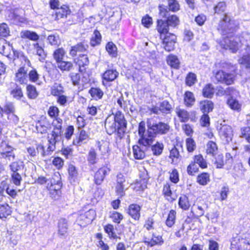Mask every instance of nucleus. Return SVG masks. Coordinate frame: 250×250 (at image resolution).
I'll list each match as a JSON object with an SVG mask.
<instances>
[{
	"instance_id": "obj_1",
	"label": "nucleus",
	"mask_w": 250,
	"mask_h": 250,
	"mask_svg": "<svg viewBox=\"0 0 250 250\" xmlns=\"http://www.w3.org/2000/svg\"><path fill=\"white\" fill-rule=\"evenodd\" d=\"M104 125L108 134L116 133L119 138H122L126 130L127 121L124 114L121 111H117L115 114L108 116L105 120Z\"/></svg>"
},
{
	"instance_id": "obj_2",
	"label": "nucleus",
	"mask_w": 250,
	"mask_h": 250,
	"mask_svg": "<svg viewBox=\"0 0 250 250\" xmlns=\"http://www.w3.org/2000/svg\"><path fill=\"white\" fill-rule=\"evenodd\" d=\"M147 129H146V124L144 121H141L139 124L138 130L144 129V135L147 139H144V142L146 143H153L157 135L167 134L170 130V126L168 123L163 122H158L153 124L148 123Z\"/></svg>"
},
{
	"instance_id": "obj_3",
	"label": "nucleus",
	"mask_w": 250,
	"mask_h": 250,
	"mask_svg": "<svg viewBox=\"0 0 250 250\" xmlns=\"http://www.w3.org/2000/svg\"><path fill=\"white\" fill-rule=\"evenodd\" d=\"M244 38L250 39V35L246 33H243L240 38L227 36L224 39L221 45L223 48L229 49L232 52L235 53L238 50L240 44L244 45Z\"/></svg>"
},
{
	"instance_id": "obj_4",
	"label": "nucleus",
	"mask_w": 250,
	"mask_h": 250,
	"mask_svg": "<svg viewBox=\"0 0 250 250\" xmlns=\"http://www.w3.org/2000/svg\"><path fill=\"white\" fill-rule=\"evenodd\" d=\"M144 129L141 128V130H138L139 139L138 143L139 146L135 145L133 146V152L134 158L136 159L141 160L146 156V153L149 151V146L153 143H146L144 142V139H147L144 135Z\"/></svg>"
},
{
	"instance_id": "obj_5",
	"label": "nucleus",
	"mask_w": 250,
	"mask_h": 250,
	"mask_svg": "<svg viewBox=\"0 0 250 250\" xmlns=\"http://www.w3.org/2000/svg\"><path fill=\"white\" fill-rule=\"evenodd\" d=\"M237 25L238 23L235 20L226 15L219 24L218 30L222 34L227 35L235 32Z\"/></svg>"
},
{
	"instance_id": "obj_6",
	"label": "nucleus",
	"mask_w": 250,
	"mask_h": 250,
	"mask_svg": "<svg viewBox=\"0 0 250 250\" xmlns=\"http://www.w3.org/2000/svg\"><path fill=\"white\" fill-rule=\"evenodd\" d=\"M160 17L165 18L169 27H175L180 23L179 18L175 15H170L168 11L167 6L164 4L158 6Z\"/></svg>"
},
{
	"instance_id": "obj_7",
	"label": "nucleus",
	"mask_w": 250,
	"mask_h": 250,
	"mask_svg": "<svg viewBox=\"0 0 250 250\" xmlns=\"http://www.w3.org/2000/svg\"><path fill=\"white\" fill-rule=\"evenodd\" d=\"M215 79L218 83L230 85L233 83L235 80V75L232 73H226L223 70H219L215 75Z\"/></svg>"
},
{
	"instance_id": "obj_8",
	"label": "nucleus",
	"mask_w": 250,
	"mask_h": 250,
	"mask_svg": "<svg viewBox=\"0 0 250 250\" xmlns=\"http://www.w3.org/2000/svg\"><path fill=\"white\" fill-rule=\"evenodd\" d=\"M172 108V106L170 103L168 101L165 100L160 103L159 106H153L151 108L150 111L156 114H158L160 112L167 114L171 112Z\"/></svg>"
},
{
	"instance_id": "obj_9",
	"label": "nucleus",
	"mask_w": 250,
	"mask_h": 250,
	"mask_svg": "<svg viewBox=\"0 0 250 250\" xmlns=\"http://www.w3.org/2000/svg\"><path fill=\"white\" fill-rule=\"evenodd\" d=\"M247 245V240L238 235L233 236L230 241V250H242Z\"/></svg>"
},
{
	"instance_id": "obj_10",
	"label": "nucleus",
	"mask_w": 250,
	"mask_h": 250,
	"mask_svg": "<svg viewBox=\"0 0 250 250\" xmlns=\"http://www.w3.org/2000/svg\"><path fill=\"white\" fill-rule=\"evenodd\" d=\"M110 170V169L106 167H103L100 168L95 173L94 183L97 185H100L103 183L105 176Z\"/></svg>"
},
{
	"instance_id": "obj_11",
	"label": "nucleus",
	"mask_w": 250,
	"mask_h": 250,
	"mask_svg": "<svg viewBox=\"0 0 250 250\" xmlns=\"http://www.w3.org/2000/svg\"><path fill=\"white\" fill-rule=\"evenodd\" d=\"M75 62L79 66V71L81 73L85 72L86 66L89 64V61L87 55L86 54H81L75 59Z\"/></svg>"
},
{
	"instance_id": "obj_12",
	"label": "nucleus",
	"mask_w": 250,
	"mask_h": 250,
	"mask_svg": "<svg viewBox=\"0 0 250 250\" xmlns=\"http://www.w3.org/2000/svg\"><path fill=\"white\" fill-rule=\"evenodd\" d=\"M58 233L60 238H65L67 235V221L64 218H61L58 223Z\"/></svg>"
},
{
	"instance_id": "obj_13",
	"label": "nucleus",
	"mask_w": 250,
	"mask_h": 250,
	"mask_svg": "<svg viewBox=\"0 0 250 250\" xmlns=\"http://www.w3.org/2000/svg\"><path fill=\"white\" fill-rule=\"evenodd\" d=\"M88 47V44L85 42H79L71 47L69 54L72 57H75L78 52H83L86 51Z\"/></svg>"
},
{
	"instance_id": "obj_14",
	"label": "nucleus",
	"mask_w": 250,
	"mask_h": 250,
	"mask_svg": "<svg viewBox=\"0 0 250 250\" xmlns=\"http://www.w3.org/2000/svg\"><path fill=\"white\" fill-rule=\"evenodd\" d=\"M220 134L228 143L232 140L233 131L231 127L229 125H223L220 128Z\"/></svg>"
},
{
	"instance_id": "obj_15",
	"label": "nucleus",
	"mask_w": 250,
	"mask_h": 250,
	"mask_svg": "<svg viewBox=\"0 0 250 250\" xmlns=\"http://www.w3.org/2000/svg\"><path fill=\"white\" fill-rule=\"evenodd\" d=\"M27 69L24 66L19 68L16 74L15 81L21 84H26L27 83Z\"/></svg>"
},
{
	"instance_id": "obj_16",
	"label": "nucleus",
	"mask_w": 250,
	"mask_h": 250,
	"mask_svg": "<svg viewBox=\"0 0 250 250\" xmlns=\"http://www.w3.org/2000/svg\"><path fill=\"white\" fill-rule=\"evenodd\" d=\"M70 12L67 5H62L56 10L54 19L56 21H58L62 18H66L67 16L70 14Z\"/></svg>"
},
{
	"instance_id": "obj_17",
	"label": "nucleus",
	"mask_w": 250,
	"mask_h": 250,
	"mask_svg": "<svg viewBox=\"0 0 250 250\" xmlns=\"http://www.w3.org/2000/svg\"><path fill=\"white\" fill-rule=\"evenodd\" d=\"M141 207L137 204L129 205L127 213L134 220H139L140 217Z\"/></svg>"
},
{
	"instance_id": "obj_18",
	"label": "nucleus",
	"mask_w": 250,
	"mask_h": 250,
	"mask_svg": "<svg viewBox=\"0 0 250 250\" xmlns=\"http://www.w3.org/2000/svg\"><path fill=\"white\" fill-rule=\"evenodd\" d=\"M24 167V164L23 162L20 159L12 162L9 165L10 172L23 173L22 171Z\"/></svg>"
},
{
	"instance_id": "obj_19",
	"label": "nucleus",
	"mask_w": 250,
	"mask_h": 250,
	"mask_svg": "<svg viewBox=\"0 0 250 250\" xmlns=\"http://www.w3.org/2000/svg\"><path fill=\"white\" fill-rule=\"evenodd\" d=\"M118 72L116 70H107L104 72L103 75V84L105 85L106 84L105 83V82H109L113 81L118 77Z\"/></svg>"
},
{
	"instance_id": "obj_20",
	"label": "nucleus",
	"mask_w": 250,
	"mask_h": 250,
	"mask_svg": "<svg viewBox=\"0 0 250 250\" xmlns=\"http://www.w3.org/2000/svg\"><path fill=\"white\" fill-rule=\"evenodd\" d=\"M68 180L71 184H75L78 181V173L76 167L73 165H69L68 168Z\"/></svg>"
},
{
	"instance_id": "obj_21",
	"label": "nucleus",
	"mask_w": 250,
	"mask_h": 250,
	"mask_svg": "<svg viewBox=\"0 0 250 250\" xmlns=\"http://www.w3.org/2000/svg\"><path fill=\"white\" fill-rule=\"evenodd\" d=\"M246 50L248 54L244 55L238 60L240 64L244 65L247 68H250V46L246 43Z\"/></svg>"
},
{
	"instance_id": "obj_22",
	"label": "nucleus",
	"mask_w": 250,
	"mask_h": 250,
	"mask_svg": "<svg viewBox=\"0 0 250 250\" xmlns=\"http://www.w3.org/2000/svg\"><path fill=\"white\" fill-rule=\"evenodd\" d=\"M149 151H151L154 155L159 156L160 155L163 151L164 146L162 143H160L158 141L154 145L151 144L149 146Z\"/></svg>"
},
{
	"instance_id": "obj_23",
	"label": "nucleus",
	"mask_w": 250,
	"mask_h": 250,
	"mask_svg": "<svg viewBox=\"0 0 250 250\" xmlns=\"http://www.w3.org/2000/svg\"><path fill=\"white\" fill-rule=\"evenodd\" d=\"M200 108L204 114H208L212 111L213 103L209 100H204L200 103Z\"/></svg>"
},
{
	"instance_id": "obj_24",
	"label": "nucleus",
	"mask_w": 250,
	"mask_h": 250,
	"mask_svg": "<svg viewBox=\"0 0 250 250\" xmlns=\"http://www.w3.org/2000/svg\"><path fill=\"white\" fill-rule=\"evenodd\" d=\"M48 138H49V144H56L57 143L62 141V132L53 130L51 133V137L48 136Z\"/></svg>"
},
{
	"instance_id": "obj_25",
	"label": "nucleus",
	"mask_w": 250,
	"mask_h": 250,
	"mask_svg": "<svg viewBox=\"0 0 250 250\" xmlns=\"http://www.w3.org/2000/svg\"><path fill=\"white\" fill-rule=\"evenodd\" d=\"M157 29L160 34H168L169 26L165 20H157Z\"/></svg>"
},
{
	"instance_id": "obj_26",
	"label": "nucleus",
	"mask_w": 250,
	"mask_h": 250,
	"mask_svg": "<svg viewBox=\"0 0 250 250\" xmlns=\"http://www.w3.org/2000/svg\"><path fill=\"white\" fill-rule=\"evenodd\" d=\"M12 210L8 204L5 203L0 204V218H6L11 214Z\"/></svg>"
},
{
	"instance_id": "obj_27",
	"label": "nucleus",
	"mask_w": 250,
	"mask_h": 250,
	"mask_svg": "<svg viewBox=\"0 0 250 250\" xmlns=\"http://www.w3.org/2000/svg\"><path fill=\"white\" fill-rule=\"evenodd\" d=\"M227 104L232 110L240 111L241 108V104L235 98L229 97L227 100Z\"/></svg>"
},
{
	"instance_id": "obj_28",
	"label": "nucleus",
	"mask_w": 250,
	"mask_h": 250,
	"mask_svg": "<svg viewBox=\"0 0 250 250\" xmlns=\"http://www.w3.org/2000/svg\"><path fill=\"white\" fill-rule=\"evenodd\" d=\"M87 160L89 165H94L98 161L97 154L93 148H91L88 153Z\"/></svg>"
},
{
	"instance_id": "obj_29",
	"label": "nucleus",
	"mask_w": 250,
	"mask_h": 250,
	"mask_svg": "<svg viewBox=\"0 0 250 250\" xmlns=\"http://www.w3.org/2000/svg\"><path fill=\"white\" fill-rule=\"evenodd\" d=\"M28 154L32 157L36 156L37 153L41 152L42 155L45 154V150L42 145H38L37 146L36 148L33 146L29 147L27 148Z\"/></svg>"
},
{
	"instance_id": "obj_30",
	"label": "nucleus",
	"mask_w": 250,
	"mask_h": 250,
	"mask_svg": "<svg viewBox=\"0 0 250 250\" xmlns=\"http://www.w3.org/2000/svg\"><path fill=\"white\" fill-rule=\"evenodd\" d=\"M167 63L171 67L178 69L180 66V61L176 56L169 55L167 58Z\"/></svg>"
},
{
	"instance_id": "obj_31",
	"label": "nucleus",
	"mask_w": 250,
	"mask_h": 250,
	"mask_svg": "<svg viewBox=\"0 0 250 250\" xmlns=\"http://www.w3.org/2000/svg\"><path fill=\"white\" fill-rule=\"evenodd\" d=\"M14 88L10 91V94L14 99L20 100L23 96L21 88L16 83L14 84Z\"/></svg>"
},
{
	"instance_id": "obj_32",
	"label": "nucleus",
	"mask_w": 250,
	"mask_h": 250,
	"mask_svg": "<svg viewBox=\"0 0 250 250\" xmlns=\"http://www.w3.org/2000/svg\"><path fill=\"white\" fill-rule=\"evenodd\" d=\"M21 37L28 39L33 41H37L39 39V36L36 32L29 30L21 32Z\"/></svg>"
},
{
	"instance_id": "obj_33",
	"label": "nucleus",
	"mask_w": 250,
	"mask_h": 250,
	"mask_svg": "<svg viewBox=\"0 0 250 250\" xmlns=\"http://www.w3.org/2000/svg\"><path fill=\"white\" fill-rule=\"evenodd\" d=\"M180 149H182V146L181 145L177 144L174 146L170 151V157L171 158L182 159V156H181Z\"/></svg>"
},
{
	"instance_id": "obj_34",
	"label": "nucleus",
	"mask_w": 250,
	"mask_h": 250,
	"mask_svg": "<svg viewBox=\"0 0 250 250\" xmlns=\"http://www.w3.org/2000/svg\"><path fill=\"white\" fill-rule=\"evenodd\" d=\"M22 173L19 172H10L11 178L10 181L11 183L16 185L19 186L21 184L22 181Z\"/></svg>"
},
{
	"instance_id": "obj_35",
	"label": "nucleus",
	"mask_w": 250,
	"mask_h": 250,
	"mask_svg": "<svg viewBox=\"0 0 250 250\" xmlns=\"http://www.w3.org/2000/svg\"><path fill=\"white\" fill-rule=\"evenodd\" d=\"M89 93L96 100L102 99L104 95L103 91L97 87H91L89 90Z\"/></svg>"
},
{
	"instance_id": "obj_36",
	"label": "nucleus",
	"mask_w": 250,
	"mask_h": 250,
	"mask_svg": "<svg viewBox=\"0 0 250 250\" xmlns=\"http://www.w3.org/2000/svg\"><path fill=\"white\" fill-rule=\"evenodd\" d=\"M88 134L84 130L80 131L79 136L73 140V144L76 146H81L83 142L88 138Z\"/></svg>"
},
{
	"instance_id": "obj_37",
	"label": "nucleus",
	"mask_w": 250,
	"mask_h": 250,
	"mask_svg": "<svg viewBox=\"0 0 250 250\" xmlns=\"http://www.w3.org/2000/svg\"><path fill=\"white\" fill-rule=\"evenodd\" d=\"M37 182L38 183H39L41 185L46 184L47 188H48L49 186H50L49 188L50 189H51V188H52V189H54L55 191L56 190L55 188H53V185L55 184L54 180H53V181L52 180L47 179V178H46L45 177L40 176V177H38Z\"/></svg>"
},
{
	"instance_id": "obj_38",
	"label": "nucleus",
	"mask_w": 250,
	"mask_h": 250,
	"mask_svg": "<svg viewBox=\"0 0 250 250\" xmlns=\"http://www.w3.org/2000/svg\"><path fill=\"white\" fill-rule=\"evenodd\" d=\"M105 48L111 57L115 58L117 56V48L112 42H108L106 45Z\"/></svg>"
},
{
	"instance_id": "obj_39",
	"label": "nucleus",
	"mask_w": 250,
	"mask_h": 250,
	"mask_svg": "<svg viewBox=\"0 0 250 250\" xmlns=\"http://www.w3.org/2000/svg\"><path fill=\"white\" fill-rule=\"evenodd\" d=\"M102 41V36L100 32L97 30L93 33V36L90 40V44L92 46L98 45L101 43Z\"/></svg>"
},
{
	"instance_id": "obj_40",
	"label": "nucleus",
	"mask_w": 250,
	"mask_h": 250,
	"mask_svg": "<svg viewBox=\"0 0 250 250\" xmlns=\"http://www.w3.org/2000/svg\"><path fill=\"white\" fill-rule=\"evenodd\" d=\"M195 102V98L193 94L190 91L185 92L184 97V103L186 106H191Z\"/></svg>"
},
{
	"instance_id": "obj_41",
	"label": "nucleus",
	"mask_w": 250,
	"mask_h": 250,
	"mask_svg": "<svg viewBox=\"0 0 250 250\" xmlns=\"http://www.w3.org/2000/svg\"><path fill=\"white\" fill-rule=\"evenodd\" d=\"M27 95L30 99H35L38 96V93L35 86L28 84L26 86Z\"/></svg>"
},
{
	"instance_id": "obj_42",
	"label": "nucleus",
	"mask_w": 250,
	"mask_h": 250,
	"mask_svg": "<svg viewBox=\"0 0 250 250\" xmlns=\"http://www.w3.org/2000/svg\"><path fill=\"white\" fill-rule=\"evenodd\" d=\"M214 89L212 85L210 83L207 84L203 89V95L205 97L211 98L214 95Z\"/></svg>"
},
{
	"instance_id": "obj_43",
	"label": "nucleus",
	"mask_w": 250,
	"mask_h": 250,
	"mask_svg": "<svg viewBox=\"0 0 250 250\" xmlns=\"http://www.w3.org/2000/svg\"><path fill=\"white\" fill-rule=\"evenodd\" d=\"M178 205L184 210L188 209L190 204L188 197L185 195L181 196L179 199Z\"/></svg>"
},
{
	"instance_id": "obj_44",
	"label": "nucleus",
	"mask_w": 250,
	"mask_h": 250,
	"mask_svg": "<svg viewBox=\"0 0 250 250\" xmlns=\"http://www.w3.org/2000/svg\"><path fill=\"white\" fill-rule=\"evenodd\" d=\"M217 147L216 144L213 141H209L207 145V153L208 154H210L214 156L217 151Z\"/></svg>"
},
{
	"instance_id": "obj_45",
	"label": "nucleus",
	"mask_w": 250,
	"mask_h": 250,
	"mask_svg": "<svg viewBox=\"0 0 250 250\" xmlns=\"http://www.w3.org/2000/svg\"><path fill=\"white\" fill-rule=\"evenodd\" d=\"M214 159L212 160L216 168H221L225 164L224 156L222 154H216L214 156Z\"/></svg>"
},
{
	"instance_id": "obj_46",
	"label": "nucleus",
	"mask_w": 250,
	"mask_h": 250,
	"mask_svg": "<svg viewBox=\"0 0 250 250\" xmlns=\"http://www.w3.org/2000/svg\"><path fill=\"white\" fill-rule=\"evenodd\" d=\"M209 175L208 173L203 172L199 175L197 178V182L201 185H206L209 181Z\"/></svg>"
},
{
	"instance_id": "obj_47",
	"label": "nucleus",
	"mask_w": 250,
	"mask_h": 250,
	"mask_svg": "<svg viewBox=\"0 0 250 250\" xmlns=\"http://www.w3.org/2000/svg\"><path fill=\"white\" fill-rule=\"evenodd\" d=\"M167 6L169 13L170 11L176 12L180 9V4L176 0H169Z\"/></svg>"
},
{
	"instance_id": "obj_48",
	"label": "nucleus",
	"mask_w": 250,
	"mask_h": 250,
	"mask_svg": "<svg viewBox=\"0 0 250 250\" xmlns=\"http://www.w3.org/2000/svg\"><path fill=\"white\" fill-rule=\"evenodd\" d=\"M163 193L168 201L172 202L175 200V198L171 197L172 191L170 189V186L169 184L167 183L164 186Z\"/></svg>"
},
{
	"instance_id": "obj_49",
	"label": "nucleus",
	"mask_w": 250,
	"mask_h": 250,
	"mask_svg": "<svg viewBox=\"0 0 250 250\" xmlns=\"http://www.w3.org/2000/svg\"><path fill=\"white\" fill-rule=\"evenodd\" d=\"M33 46L36 50L37 55L40 57V61L42 62H43L46 57V54L45 53L43 48L39 45L38 43H34Z\"/></svg>"
},
{
	"instance_id": "obj_50",
	"label": "nucleus",
	"mask_w": 250,
	"mask_h": 250,
	"mask_svg": "<svg viewBox=\"0 0 250 250\" xmlns=\"http://www.w3.org/2000/svg\"><path fill=\"white\" fill-rule=\"evenodd\" d=\"M176 212L174 210H171L166 221V224L168 227H171L175 223Z\"/></svg>"
},
{
	"instance_id": "obj_51",
	"label": "nucleus",
	"mask_w": 250,
	"mask_h": 250,
	"mask_svg": "<svg viewBox=\"0 0 250 250\" xmlns=\"http://www.w3.org/2000/svg\"><path fill=\"white\" fill-rule=\"evenodd\" d=\"M3 107L4 113L6 114L14 113L16 110L14 104L10 101H6Z\"/></svg>"
},
{
	"instance_id": "obj_52",
	"label": "nucleus",
	"mask_w": 250,
	"mask_h": 250,
	"mask_svg": "<svg viewBox=\"0 0 250 250\" xmlns=\"http://www.w3.org/2000/svg\"><path fill=\"white\" fill-rule=\"evenodd\" d=\"M177 116L180 118L181 122H186L189 119V113L184 109L176 108Z\"/></svg>"
},
{
	"instance_id": "obj_53",
	"label": "nucleus",
	"mask_w": 250,
	"mask_h": 250,
	"mask_svg": "<svg viewBox=\"0 0 250 250\" xmlns=\"http://www.w3.org/2000/svg\"><path fill=\"white\" fill-rule=\"evenodd\" d=\"M194 162L202 168L207 167V163L202 155H195L194 157Z\"/></svg>"
},
{
	"instance_id": "obj_54",
	"label": "nucleus",
	"mask_w": 250,
	"mask_h": 250,
	"mask_svg": "<svg viewBox=\"0 0 250 250\" xmlns=\"http://www.w3.org/2000/svg\"><path fill=\"white\" fill-rule=\"evenodd\" d=\"M96 215L95 210L90 209L83 214V218H86V223H91Z\"/></svg>"
},
{
	"instance_id": "obj_55",
	"label": "nucleus",
	"mask_w": 250,
	"mask_h": 250,
	"mask_svg": "<svg viewBox=\"0 0 250 250\" xmlns=\"http://www.w3.org/2000/svg\"><path fill=\"white\" fill-rule=\"evenodd\" d=\"M104 230L105 232L108 234L110 238L113 239H120V237L118 236L114 232V227L112 225L108 224L104 227Z\"/></svg>"
},
{
	"instance_id": "obj_56",
	"label": "nucleus",
	"mask_w": 250,
	"mask_h": 250,
	"mask_svg": "<svg viewBox=\"0 0 250 250\" xmlns=\"http://www.w3.org/2000/svg\"><path fill=\"white\" fill-rule=\"evenodd\" d=\"M47 41L52 45H59L61 43L59 36L57 34L49 35Z\"/></svg>"
},
{
	"instance_id": "obj_57",
	"label": "nucleus",
	"mask_w": 250,
	"mask_h": 250,
	"mask_svg": "<svg viewBox=\"0 0 250 250\" xmlns=\"http://www.w3.org/2000/svg\"><path fill=\"white\" fill-rule=\"evenodd\" d=\"M225 94L230 96V97L234 98L237 97L239 93L233 87H229L225 91H222V95Z\"/></svg>"
},
{
	"instance_id": "obj_58",
	"label": "nucleus",
	"mask_w": 250,
	"mask_h": 250,
	"mask_svg": "<svg viewBox=\"0 0 250 250\" xmlns=\"http://www.w3.org/2000/svg\"><path fill=\"white\" fill-rule=\"evenodd\" d=\"M0 147L2 150L1 155L10 153L12 151H14L16 150L15 148H13L11 146H9L6 142L2 141L0 144Z\"/></svg>"
},
{
	"instance_id": "obj_59",
	"label": "nucleus",
	"mask_w": 250,
	"mask_h": 250,
	"mask_svg": "<svg viewBox=\"0 0 250 250\" xmlns=\"http://www.w3.org/2000/svg\"><path fill=\"white\" fill-rule=\"evenodd\" d=\"M58 63V67L62 71H70L73 66L70 62L61 61Z\"/></svg>"
},
{
	"instance_id": "obj_60",
	"label": "nucleus",
	"mask_w": 250,
	"mask_h": 250,
	"mask_svg": "<svg viewBox=\"0 0 250 250\" xmlns=\"http://www.w3.org/2000/svg\"><path fill=\"white\" fill-rule=\"evenodd\" d=\"M64 54V50L62 48H61L56 50L54 52L53 56L56 62L59 63L61 61H62Z\"/></svg>"
},
{
	"instance_id": "obj_61",
	"label": "nucleus",
	"mask_w": 250,
	"mask_h": 250,
	"mask_svg": "<svg viewBox=\"0 0 250 250\" xmlns=\"http://www.w3.org/2000/svg\"><path fill=\"white\" fill-rule=\"evenodd\" d=\"M196 81V75L192 72H189L186 78V83L188 86L193 85Z\"/></svg>"
},
{
	"instance_id": "obj_62",
	"label": "nucleus",
	"mask_w": 250,
	"mask_h": 250,
	"mask_svg": "<svg viewBox=\"0 0 250 250\" xmlns=\"http://www.w3.org/2000/svg\"><path fill=\"white\" fill-rule=\"evenodd\" d=\"M14 55L15 57L18 58H20L22 60L24 61L28 66H31L30 61L29 60L28 58L25 56L22 51H14Z\"/></svg>"
},
{
	"instance_id": "obj_63",
	"label": "nucleus",
	"mask_w": 250,
	"mask_h": 250,
	"mask_svg": "<svg viewBox=\"0 0 250 250\" xmlns=\"http://www.w3.org/2000/svg\"><path fill=\"white\" fill-rule=\"evenodd\" d=\"M199 166L194 161L189 165L187 167L188 173L190 175H194V173L198 172Z\"/></svg>"
},
{
	"instance_id": "obj_64",
	"label": "nucleus",
	"mask_w": 250,
	"mask_h": 250,
	"mask_svg": "<svg viewBox=\"0 0 250 250\" xmlns=\"http://www.w3.org/2000/svg\"><path fill=\"white\" fill-rule=\"evenodd\" d=\"M241 137L244 138L250 144V127L249 126L244 127L241 129Z\"/></svg>"
}]
</instances>
